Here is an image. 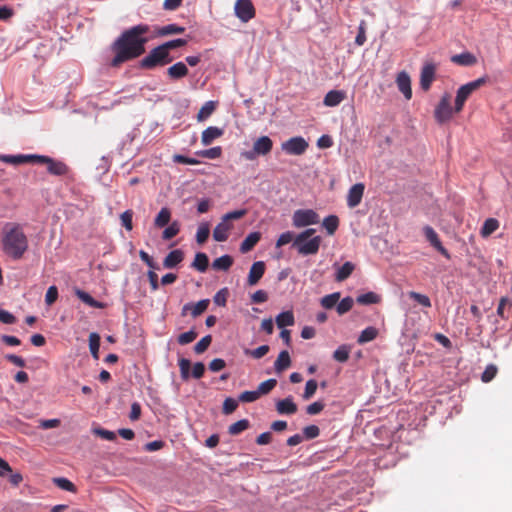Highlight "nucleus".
Listing matches in <instances>:
<instances>
[{
	"instance_id": "nucleus-1",
	"label": "nucleus",
	"mask_w": 512,
	"mask_h": 512,
	"mask_svg": "<svg viewBox=\"0 0 512 512\" xmlns=\"http://www.w3.org/2000/svg\"><path fill=\"white\" fill-rule=\"evenodd\" d=\"M150 26L138 24L124 30L111 44L110 49L114 57L110 61L111 67H119L125 62L134 60L145 53V45L149 41L147 34Z\"/></svg>"
},
{
	"instance_id": "nucleus-2",
	"label": "nucleus",
	"mask_w": 512,
	"mask_h": 512,
	"mask_svg": "<svg viewBox=\"0 0 512 512\" xmlns=\"http://www.w3.org/2000/svg\"><path fill=\"white\" fill-rule=\"evenodd\" d=\"M2 234L3 252L14 260L21 259L29 246L22 227L16 223H6Z\"/></svg>"
},
{
	"instance_id": "nucleus-3",
	"label": "nucleus",
	"mask_w": 512,
	"mask_h": 512,
	"mask_svg": "<svg viewBox=\"0 0 512 512\" xmlns=\"http://www.w3.org/2000/svg\"><path fill=\"white\" fill-rule=\"evenodd\" d=\"M245 209L235 210L226 213L222 216L221 221L216 225L213 230V238L217 242H224L229 237V232L233 229V220L241 219L246 215Z\"/></svg>"
},
{
	"instance_id": "nucleus-4",
	"label": "nucleus",
	"mask_w": 512,
	"mask_h": 512,
	"mask_svg": "<svg viewBox=\"0 0 512 512\" xmlns=\"http://www.w3.org/2000/svg\"><path fill=\"white\" fill-rule=\"evenodd\" d=\"M173 57L167 53L161 45L153 48L144 58L141 59L139 66L142 69L153 70L157 67H163L170 64Z\"/></svg>"
},
{
	"instance_id": "nucleus-5",
	"label": "nucleus",
	"mask_w": 512,
	"mask_h": 512,
	"mask_svg": "<svg viewBox=\"0 0 512 512\" xmlns=\"http://www.w3.org/2000/svg\"><path fill=\"white\" fill-rule=\"evenodd\" d=\"M319 221V215L312 209H298L292 216V224L296 228L318 224Z\"/></svg>"
},
{
	"instance_id": "nucleus-6",
	"label": "nucleus",
	"mask_w": 512,
	"mask_h": 512,
	"mask_svg": "<svg viewBox=\"0 0 512 512\" xmlns=\"http://www.w3.org/2000/svg\"><path fill=\"white\" fill-rule=\"evenodd\" d=\"M450 99V94L445 93L435 108L434 117L439 124L446 123L452 118L453 108L450 105Z\"/></svg>"
},
{
	"instance_id": "nucleus-7",
	"label": "nucleus",
	"mask_w": 512,
	"mask_h": 512,
	"mask_svg": "<svg viewBox=\"0 0 512 512\" xmlns=\"http://www.w3.org/2000/svg\"><path fill=\"white\" fill-rule=\"evenodd\" d=\"M234 13L241 22L247 23L255 17L256 10L251 0H236Z\"/></svg>"
},
{
	"instance_id": "nucleus-8",
	"label": "nucleus",
	"mask_w": 512,
	"mask_h": 512,
	"mask_svg": "<svg viewBox=\"0 0 512 512\" xmlns=\"http://www.w3.org/2000/svg\"><path fill=\"white\" fill-rule=\"evenodd\" d=\"M308 142L301 136L288 139L281 144V149L289 155H302L308 149Z\"/></svg>"
},
{
	"instance_id": "nucleus-9",
	"label": "nucleus",
	"mask_w": 512,
	"mask_h": 512,
	"mask_svg": "<svg viewBox=\"0 0 512 512\" xmlns=\"http://www.w3.org/2000/svg\"><path fill=\"white\" fill-rule=\"evenodd\" d=\"M35 163L46 164L47 171L55 176H62L68 172V167L65 163L54 160L48 156L37 155Z\"/></svg>"
},
{
	"instance_id": "nucleus-10",
	"label": "nucleus",
	"mask_w": 512,
	"mask_h": 512,
	"mask_svg": "<svg viewBox=\"0 0 512 512\" xmlns=\"http://www.w3.org/2000/svg\"><path fill=\"white\" fill-rule=\"evenodd\" d=\"M424 235L427 241L446 259H450L448 250L442 245L438 234L431 226H425L423 228Z\"/></svg>"
},
{
	"instance_id": "nucleus-11",
	"label": "nucleus",
	"mask_w": 512,
	"mask_h": 512,
	"mask_svg": "<svg viewBox=\"0 0 512 512\" xmlns=\"http://www.w3.org/2000/svg\"><path fill=\"white\" fill-rule=\"evenodd\" d=\"M436 65L432 62L425 63L420 73V87L428 91L435 79Z\"/></svg>"
},
{
	"instance_id": "nucleus-12",
	"label": "nucleus",
	"mask_w": 512,
	"mask_h": 512,
	"mask_svg": "<svg viewBox=\"0 0 512 512\" xmlns=\"http://www.w3.org/2000/svg\"><path fill=\"white\" fill-rule=\"evenodd\" d=\"M321 244V237L315 236L309 240L304 242H300V244L293 245L297 248L298 253L301 255H314L318 252Z\"/></svg>"
},
{
	"instance_id": "nucleus-13",
	"label": "nucleus",
	"mask_w": 512,
	"mask_h": 512,
	"mask_svg": "<svg viewBox=\"0 0 512 512\" xmlns=\"http://www.w3.org/2000/svg\"><path fill=\"white\" fill-rule=\"evenodd\" d=\"M487 82V78L486 77H481V78H478L474 81H471L467 84H464L462 85L458 90H457V94L456 96L459 97L460 99H463L464 101H466L469 96L474 92L476 91L477 89H479L481 86H483L485 83Z\"/></svg>"
},
{
	"instance_id": "nucleus-14",
	"label": "nucleus",
	"mask_w": 512,
	"mask_h": 512,
	"mask_svg": "<svg viewBox=\"0 0 512 512\" xmlns=\"http://www.w3.org/2000/svg\"><path fill=\"white\" fill-rule=\"evenodd\" d=\"M365 186L363 183L354 184L348 191L347 205L350 208H355L361 203Z\"/></svg>"
},
{
	"instance_id": "nucleus-15",
	"label": "nucleus",
	"mask_w": 512,
	"mask_h": 512,
	"mask_svg": "<svg viewBox=\"0 0 512 512\" xmlns=\"http://www.w3.org/2000/svg\"><path fill=\"white\" fill-rule=\"evenodd\" d=\"M265 263L263 261L254 262L250 268L247 283L249 286H255L265 273Z\"/></svg>"
},
{
	"instance_id": "nucleus-16",
	"label": "nucleus",
	"mask_w": 512,
	"mask_h": 512,
	"mask_svg": "<svg viewBox=\"0 0 512 512\" xmlns=\"http://www.w3.org/2000/svg\"><path fill=\"white\" fill-rule=\"evenodd\" d=\"M298 407L293 401L292 396L280 399L276 402V411L280 415H293L297 412Z\"/></svg>"
},
{
	"instance_id": "nucleus-17",
	"label": "nucleus",
	"mask_w": 512,
	"mask_h": 512,
	"mask_svg": "<svg viewBox=\"0 0 512 512\" xmlns=\"http://www.w3.org/2000/svg\"><path fill=\"white\" fill-rule=\"evenodd\" d=\"M189 73L188 67L184 62H177L166 70L170 80L176 81L186 77Z\"/></svg>"
},
{
	"instance_id": "nucleus-18",
	"label": "nucleus",
	"mask_w": 512,
	"mask_h": 512,
	"mask_svg": "<svg viewBox=\"0 0 512 512\" xmlns=\"http://www.w3.org/2000/svg\"><path fill=\"white\" fill-rule=\"evenodd\" d=\"M396 83L398 89L403 93L404 97L407 100H410L412 97L410 76L405 71H402L397 75Z\"/></svg>"
},
{
	"instance_id": "nucleus-19",
	"label": "nucleus",
	"mask_w": 512,
	"mask_h": 512,
	"mask_svg": "<svg viewBox=\"0 0 512 512\" xmlns=\"http://www.w3.org/2000/svg\"><path fill=\"white\" fill-rule=\"evenodd\" d=\"M254 153L259 156L269 154L273 148V141L268 136H261L253 143Z\"/></svg>"
},
{
	"instance_id": "nucleus-20",
	"label": "nucleus",
	"mask_w": 512,
	"mask_h": 512,
	"mask_svg": "<svg viewBox=\"0 0 512 512\" xmlns=\"http://www.w3.org/2000/svg\"><path fill=\"white\" fill-rule=\"evenodd\" d=\"M37 155H1L0 160L12 165H21L25 163H35Z\"/></svg>"
},
{
	"instance_id": "nucleus-21",
	"label": "nucleus",
	"mask_w": 512,
	"mask_h": 512,
	"mask_svg": "<svg viewBox=\"0 0 512 512\" xmlns=\"http://www.w3.org/2000/svg\"><path fill=\"white\" fill-rule=\"evenodd\" d=\"M346 97L344 91L341 90H331L329 91L323 100V104L327 107H335L339 105Z\"/></svg>"
},
{
	"instance_id": "nucleus-22",
	"label": "nucleus",
	"mask_w": 512,
	"mask_h": 512,
	"mask_svg": "<svg viewBox=\"0 0 512 512\" xmlns=\"http://www.w3.org/2000/svg\"><path fill=\"white\" fill-rule=\"evenodd\" d=\"M223 135V130L218 128V127H214V126H210L208 128H206L203 132H202V136H201V142L204 146H208L210 145L215 139L221 137Z\"/></svg>"
},
{
	"instance_id": "nucleus-23",
	"label": "nucleus",
	"mask_w": 512,
	"mask_h": 512,
	"mask_svg": "<svg viewBox=\"0 0 512 512\" xmlns=\"http://www.w3.org/2000/svg\"><path fill=\"white\" fill-rule=\"evenodd\" d=\"M184 254L181 250L176 249L168 253L164 258L163 266L167 269L176 267L180 262L183 261Z\"/></svg>"
},
{
	"instance_id": "nucleus-24",
	"label": "nucleus",
	"mask_w": 512,
	"mask_h": 512,
	"mask_svg": "<svg viewBox=\"0 0 512 512\" xmlns=\"http://www.w3.org/2000/svg\"><path fill=\"white\" fill-rule=\"evenodd\" d=\"M260 239V232H252L248 234L240 245V251L242 253H247L251 251L254 248V246L260 241Z\"/></svg>"
},
{
	"instance_id": "nucleus-25",
	"label": "nucleus",
	"mask_w": 512,
	"mask_h": 512,
	"mask_svg": "<svg viewBox=\"0 0 512 512\" xmlns=\"http://www.w3.org/2000/svg\"><path fill=\"white\" fill-rule=\"evenodd\" d=\"M291 365V358L289 355V352L286 350H283L279 353L275 363H274V369L277 373H281L284 370L288 369Z\"/></svg>"
},
{
	"instance_id": "nucleus-26",
	"label": "nucleus",
	"mask_w": 512,
	"mask_h": 512,
	"mask_svg": "<svg viewBox=\"0 0 512 512\" xmlns=\"http://www.w3.org/2000/svg\"><path fill=\"white\" fill-rule=\"evenodd\" d=\"M451 61L460 66H472L477 63L476 57L470 52L454 55Z\"/></svg>"
},
{
	"instance_id": "nucleus-27",
	"label": "nucleus",
	"mask_w": 512,
	"mask_h": 512,
	"mask_svg": "<svg viewBox=\"0 0 512 512\" xmlns=\"http://www.w3.org/2000/svg\"><path fill=\"white\" fill-rule=\"evenodd\" d=\"M355 265L352 262H345L341 267L337 269L335 274V281L342 282L346 280L353 273Z\"/></svg>"
},
{
	"instance_id": "nucleus-28",
	"label": "nucleus",
	"mask_w": 512,
	"mask_h": 512,
	"mask_svg": "<svg viewBox=\"0 0 512 512\" xmlns=\"http://www.w3.org/2000/svg\"><path fill=\"white\" fill-rule=\"evenodd\" d=\"M75 294L82 302L90 307L102 309L105 306L104 303L95 300L89 293L83 290L77 289Z\"/></svg>"
},
{
	"instance_id": "nucleus-29",
	"label": "nucleus",
	"mask_w": 512,
	"mask_h": 512,
	"mask_svg": "<svg viewBox=\"0 0 512 512\" xmlns=\"http://www.w3.org/2000/svg\"><path fill=\"white\" fill-rule=\"evenodd\" d=\"M209 265L208 256L203 252H198L195 255L192 267L199 272H205Z\"/></svg>"
},
{
	"instance_id": "nucleus-30",
	"label": "nucleus",
	"mask_w": 512,
	"mask_h": 512,
	"mask_svg": "<svg viewBox=\"0 0 512 512\" xmlns=\"http://www.w3.org/2000/svg\"><path fill=\"white\" fill-rule=\"evenodd\" d=\"M170 219H171V211H170V209L167 208V207H163V208H161V210L157 214V216H156V218L154 220V224L158 228H163V227H165L166 225L169 224Z\"/></svg>"
},
{
	"instance_id": "nucleus-31",
	"label": "nucleus",
	"mask_w": 512,
	"mask_h": 512,
	"mask_svg": "<svg viewBox=\"0 0 512 512\" xmlns=\"http://www.w3.org/2000/svg\"><path fill=\"white\" fill-rule=\"evenodd\" d=\"M233 265V258L230 255H223L215 259L212 263V267L215 270L227 271Z\"/></svg>"
},
{
	"instance_id": "nucleus-32",
	"label": "nucleus",
	"mask_w": 512,
	"mask_h": 512,
	"mask_svg": "<svg viewBox=\"0 0 512 512\" xmlns=\"http://www.w3.org/2000/svg\"><path fill=\"white\" fill-rule=\"evenodd\" d=\"M341 297L340 292H334L321 298L320 304L325 309H332L337 306Z\"/></svg>"
},
{
	"instance_id": "nucleus-33",
	"label": "nucleus",
	"mask_w": 512,
	"mask_h": 512,
	"mask_svg": "<svg viewBox=\"0 0 512 512\" xmlns=\"http://www.w3.org/2000/svg\"><path fill=\"white\" fill-rule=\"evenodd\" d=\"M295 319L291 311H285L277 315L276 324L279 328L294 325Z\"/></svg>"
},
{
	"instance_id": "nucleus-34",
	"label": "nucleus",
	"mask_w": 512,
	"mask_h": 512,
	"mask_svg": "<svg viewBox=\"0 0 512 512\" xmlns=\"http://www.w3.org/2000/svg\"><path fill=\"white\" fill-rule=\"evenodd\" d=\"M499 227V221L495 218H488L485 220L482 228H481V235L483 237H488L492 233H494Z\"/></svg>"
},
{
	"instance_id": "nucleus-35",
	"label": "nucleus",
	"mask_w": 512,
	"mask_h": 512,
	"mask_svg": "<svg viewBox=\"0 0 512 512\" xmlns=\"http://www.w3.org/2000/svg\"><path fill=\"white\" fill-rule=\"evenodd\" d=\"M216 108V103L213 101L206 102L199 110L197 114V120L202 122L209 118Z\"/></svg>"
},
{
	"instance_id": "nucleus-36",
	"label": "nucleus",
	"mask_w": 512,
	"mask_h": 512,
	"mask_svg": "<svg viewBox=\"0 0 512 512\" xmlns=\"http://www.w3.org/2000/svg\"><path fill=\"white\" fill-rule=\"evenodd\" d=\"M356 301L361 305L377 304L381 301V297L375 292H367L365 294L359 295L356 298Z\"/></svg>"
},
{
	"instance_id": "nucleus-37",
	"label": "nucleus",
	"mask_w": 512,
	"mask_h": 512,
	"mask_svg": "<svg viewBox=\"0 0 512 512\" xmlns=\"http://www.w3.org/2000/svg\"><path fill=\"white\" fill-rule=\"evenodd\" d=\"M100 336L93 332L89 335V349L95 360L99 359Z\"/></svg>"
},
{
	"instance_id": "nucleus-38",
	"label": "nucleus",
	"mask_w": 512,
	"mask_h": 512,
	"mask_svg": "<svg viewBox=\"0 0 512 512\" xmlns=\"http://www.w3.org/2000/svg\"><path fill=\"white\" fill-rule=\"evenodd\" d=\"M322 225L329 235H333L339 226V219L336 215H329L324 218Z\"/></svg>"
},
{
	"instance_id": "nucleus-39",
	"label": "nucleus",
	"mask_w": 512,
	"mask_h": 512,
	"mask_svg": "<svg viewBox=\"0 0 512 512\" xmlns=\"http://www.w3.org/2000/svg\"><path fill=\"white\" fill-rule=\"evenodd\" d=\"M350 352V346L343 344L334 351L333 359L341 363L346 362L349 359Z\"/></svg>"
},
{
	"instance_id": "nucleus-40",
	"label": "nucleus",
	"mask_w": 512,
	"mask_h": 512,
	"mask_svg": "<svg viewBox=\"0 0 512 512\" xmlns=\"http://www.w3.org/2000/svg\"><path fill=\"white\" fill-rule=\"evenodd\" d=\"M378 335V331L374 327L365 328L359 335L357 342L359 344H364L374 340Z\"/></svg>"
},
{
	"instance_id": "nucleus-41",
	"label": "nucleus",
	"mask_w": 512,
	"mask_h": 512,
	"mask_svg": "<svg viewBox=\"0 0 512 512\" xmlns=\"http://www.w3.org/2000/svg\"><path fill=\"white\" fill-rule=\"evenodd\" d=\"M250 426V422L247 419H241L233 424H231L228 428V432L230 435H238L248 429Z\"/></svg>"
},
{
	"instance_id": "nucleus-42",
	"label": "nucleus",
	"mask_w": 512,
	"mask_h": 512,
	"mask_svg": "<svg viewBox=\"0 0 512 512\" xmlns=\"http://www.w3.org/2000/svg\"><path fill=\"white\" fill-rule=\"evenodd\" d=\"M210 234L209 224L207 222L201 223L197 229L196 241L198 244H204Z\"/></svg>"
},
{
	"instance_id": "nucleus-43",
	"label": "nucleus",
	"mask_w": 512,
	"mask_h": 512,
	"mask_svg": "<svg viewBox=\"0 0 512 512\" xmlns=\"http://www.w3.org/2000/svg\"><path fill=\"white\" fill-rule=\"evenodd\" d=\"M354 304V300L352 297L347 296L343 298L339 303H337L336 311L339 315H344L349 312Z\"/></svg>"
},
{
	"instance_id": "nucleus-44",
	"label": "nucleus",
	"mask_w": 512,
	"mask_h": 512,
	"mask_svg": "<svg viewBox=\"0 0 512 512\" xmlns=\"http://www.w3.org/2000/svg\"><path fill=\"white\" fill-rule=\"evenodd\" d=\"M277 385V380L276 379H268L262 383L259 384L258 388H257V392L259 394V396H262V395H266L268 393H270Z\"/></svg>"
},
{
	"instance_id": "nucleus-45",
	"label": "nucleus",
	"mask_w": 512,
	"mask_h": 512,
	"mask_svg": "<svg viewBox=\"0 0 512 512\" xmlns=\"http://www.w3.org/2000/svg\"><path fill=\"white\" fill-rule=\"evenodd\" d=\"M196 154L203 158L217 159L222 155V148L220 146H216L206 150L198 151Z\"/></svg>"
},
{
	"instance_id": "nucleus-46",
	"label": "nucleus",
	"mask_w": 512,
	"mask_h": 512,
	"mask_svg": "<svg viewBox=\"0 0 512 512\" xmlns=\"http://www.w3.org/2000/svg\"><path fill=\"white\" fill-rule=\"evenodd\" d=\"M180 231V224L177 221H173L162 233L164 240H170L174 238Z\"/></svg>"
},
{
	"instance_id": "nucleus-47",
	"label": "nucleus",
	"mask_w": 512,
	"mask_h": 512,
	"mask_svg": "<svg viewBox=\"0 0 512 512\" xmlns=\"http://www.w3.org/2000/svg\"><path fill=\"white\" fill-rule=\"evenodd\" d=\"M212 342V336L206 335L203 338H201L194 346V351L196 354H202L204 353L210 346Z\"/></svg>"
},
{
	"instance_id": "nucleus-48",
	"label": "nucleus",
	"mask_w": 512,
	"mask_h": 512,
	"mask_svg": "<svg viewBox=\"0 0 512 512\" xmlns=\"http://www.w3.org/2000/svg\"><path fill=\"white\" fill-rule=\"evenodd\" d=\"M317 387H318V383L315 379H310L306 382V385H305V390H304V393L302 395L303 399L304 400H309L311 399L316 390H317Z\"/></svg>"
},
{
	"instance_id": "nucleus-49",
	"label": "nucleus",
	"mask_w": 512,
	"mask_h": 512,
	"mask_svg": "<svg viewBox=\"0 0 512 512\" xmlns=\"http://www.w3.org/2000/svg\"><path fill=\"white\" fill-rule=\"evenodd\" d=\"M54 483L62 490L75 493L77 491L76 486L67 478H54Z\"/></svg>"
},
{
	"instance_id": "nucleus-50",
	"label": "nucleus",
	"mask_w": 512,
	"mask_h": 512,
	"mask_svg": "<svg viewBox=\"0 0 512 512\" xmlns=\"http://www.w3.org/2000/svg\"><path fill=\"white\" fill-rule=\"evenodd\" d=\"M184 31H185L184 27L178 26L176 24H169V25L163 26L159 30V34L162 36L172 35V34H182Z\"/></svg>"
},
{
	"instance_id": "nucleus-51",
	"label": "nucleus",
	"mask_w": 512,
	"mask_h": 512,
	"mask_svg": "<svg viewBox=\"0 0 512 512\" xmlns=\"http://www.w3.org/2000/svg\"><path fill=\"white\" fill-rule=\"evenodd\" d=\"M209 299H203L198 301L195 305L191 306V315L197 317L204 313L209 305Z\"/></svg>"
},
{
	"instance_id": "nucleus-52",
	"label": "nucleus",
	"mask_w": 512,
	"mask_h": 512,
	"mask_svg": "<svg viewBox=\"0 0 512 512\" xmlns=\"http://www.w3.org/2000/svg\"><path fill=\"white\" fill-rule=\"evenodd\" d=\"M178 365L180 368L181 378L183 380H187L190 377V367H191L190 360H188L186 358H181L178 361Z\"/></svg>"
},
{
	"instance_id": "nucleus-53",
	"label": "nucleus",
	"mask_w": 512,
	"mask_h": 512,
	"mask_svg": "<svg viewBox=\"0 0 512 512\" xmlns=\"http://www.w3.org/2000/svg\"><path fill=\"white\" fill-rule=\"evenodd\" d=\"M408 295H409V298L415 300L420 305H422L424 307H431V301L428 296L418 293V292H415V291L409 292Z\"/></svg>"
},
{
	"instance_id": "nucleus-54",
	"label": "nucleus",
	"mask_w": 512,
	"mask_h": 512,
	"mask_svg": "<svg viewBox=\"0 0 512 512\" xmlns=\"http://www.w3.org/2000/svg\"><path fill=\"white\" fill-rule=\"evenodd\" d=\"M269 352V346L268 345H261L253 350H245L246 355H250L251 357L255 359H260L264 357Z\"/></svg>"
},
{
	"instance_id": "nucleus-55",
	"label": "nucleus",
	"mask_w": 512,
	"mask_h": 512,
	"mask_svg": "<svg viewBox=\"0 0 512 512\" xmlns=\"http://www.w3.org/2000/svg\"><path fill=\"white\" fill-rule=\"evenodd\" d=\"M198 336V333L194 330L184 332L178 336V343L180 345H186L193 342Z\"/></svg>"
},
{
	"instance_id": "nucleus-56",
	"label": "nucleus",
	"mask_w": 512,
	"mask_h": 512,
	"mask_svg": "<svg viewBox=\"0 0 512 512\" xmlns=\"http://www.w3.org/2000/svg\"><path fill=\"white\" fill-rule=\"evenodd\" d=\"M186 44H187V41L185 39L179 38V39L167 41V42L161 44V46L167 53H170L171 50L176 49L178 47L185 46Z\"/></svg>"
},
{
	"instance_id": "nucleus-57",
	"label": "nucleus",
	"mask_w": 512,
	"mask_h": 512,
	"mask_svg": "<svg viewBox=\"0 0 512 512\" xmlns=\"http://www.w3.org/2000/svg\"><path fill=\"white\" fill-rule=\"evenodd\" d=\"M497 372V367L494 364H490L485 368L484 372L482 373L481 380L485 383H488L495 378Z\"/></svg>"
},
{
	"instance_id": "nucleus-58",
	"label": "nucleus",
	"mask_w": 512,
	"mask_h": 512,
	"mask_svg": "<svg viewBox=\"0 0 512 512\" xmlns=\"http://www.w3.org/2000/svg\"><path fill=\"white\" fill-rule=\"evenodd\" d=\"M237 407L238 401L235 400L234 398L228 397L223 402L222 410L224 414L229 415L233 413L237 409Z\"/></svg>"
},
{
	"instance_id": "nucleus-59",
	"label": "nucleus",
	"mask_w": 512,
	"mask_h": 512,
	"mask_svg": "<svg viewBox=\"0 0 512 512\" xmlns=\"http://www.w3.org/2000/svg\"><path fill=\"white\" fill-rule=\"evenodd\" d=\"M229 295V291L227 288L220 289L214 296V302L218 306H225L227 303V298Z\"/></svg>"
},
{
	"instance_id": "nucleus-60",
	"label": "nucleus",
	"mask_w": 512,
	"mask_h": 512,
	"mask_svg": "<svg viewBox=\"0 0 512 512\" xmlns=\"http://www.w3.org/2000/svg\"><path fill=\"white\" fill-rule=\"evenodd\" d=\"M132 218H133V211L132 210H126L124 211L121 216H120V219H121V222H122V225L128 230V231H131L133 229V223H132Z\"/></svg>"
},
{
	"instance_id": "nucleus-61",
	"label": "nucleus",
	"mask_w": 512,
	"mask_h": 512,
	"mask_svg": "<svg viewBox=\"0 0 512 512\" xmlns=\"http://www.w3.org/2000/svg\"><path fill=\"white\" fill-rule=\"evenodd\" d=\"M259 398H260V396H259L257 390H255V391H244V392H242L239 395V401H241L243 403L254 402V401H256Z\"/></svg>"
},
{
	"instance_id": "nucleus-62",
	"label": "nucleus",
	"mask_w": 512,
	"mask_h": 512,
	"mask_svg": "<svg viewBox=\"0 0 512 512\" xmlns=\"http://www.w3.org/2000/svg\"><path fill=\"white\" fill-rule=\"evenodd\" d=\"M93 433L102 439L113 441L116 439V434L113 431L106 430L104 428H94Z\"/></svg>"
},
{
	"instance_id": "nucleus-63",
	"label": "nucleus",
	"mask_w": 512,
	"mask_h": 512,
	"mask_svg": "<svg viewBox=\"0 0 512 512\" xmlns=\"http://www.w3.org/2000/svg\"><path fill=\"white\" fill-rule=\"evenodd\" d=\"M303 434H304L303 438H305L307 440L314 439L319 436L320 429L316 425H309V426L304 427Z\"/></svg>"
},
{
	"instance_id": "nucleus-64",
	"label": "nucleus",
	"mask_w": 512,
	"mask_h": 512,
	"mask_svg": "<svg viewBox=\"0 0 512 512\" xmlns=\"http://www.w3.org/2000/svg\"><path fill=\"white\" fill-rule=\"evenodd\" d=\"M294 239L295 238H294L293 232H291V231L284 232L278 237V239L276 241V247L277 248L282 247V246L290 243Z\"/></svg>"
}]
</instances>
